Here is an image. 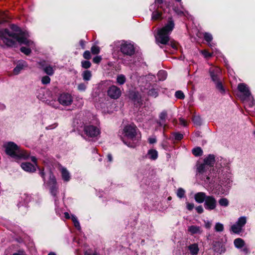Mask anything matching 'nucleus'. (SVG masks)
Returning a JSON list of instances; mask_svg holds the SVG:
<instances>
[{
  "mask_svg": "<svg viewBox=\"0 0 255 255\" xmlns=\"http://www.w3.org/2000/svg\"><path fill=\"white\" fill-rule=\"evenodd\" d=\"M12 31L8 29H0V40L7 46H13L16 41L20 44L27 45L31 47L34 46V42L28 38L29 35L26 31H22L16 25L10 26Z\"/></svg>",
  "mask_w": 255,
  "mask_h": 255,
  "instance_id": "1",
  "label": "nucleus"
},
{
  "mask_svg": "<svg viewBox=\"0 0 255 255\" xmlns=\"http://www.w3.org/2000/svg\"><path fill=\"white\" fill-rule=\"evenodd\" d=\"M216 162L215 156L214 154H209L204 159V163L198 164L197 171L199 173L205 174L206 180L205 181L207 183L215 182L213 180L214 176H212L211 170Z\"/></svg>",
  "mask_w": 255,
  "mask_h": 255,
  "instance_id": "2",
  "label": "nucleus"
},
{
  "mask_svg": "<svg viewBox=\"0 0 255 255\" xmlns=\"http://www.w3.org/2000/svg\"><path fill=\"white\" fill-rule=\"evenodd\" d=\"M175 26L174 22L171 17L168 18L165 25L159 29L155 36L156 41L158 43L163 45L167 44L169 41V35Z\"/></svg>",
  "mask_w": 255,
  "mask_h": 255,
  "instance_id": "3",
  "label": "nucleus"
},
{
  "mask_svg": "<svg viewBox=\"0 0 255 255\" xmlns=\"http://www.w3.org/2000/svg\"><path fill=\"white\" fill-rule=\"evenodd\" d=\"M5 153L15 159H27L29 153L21 149L16 143L12 141L5 142L3 144Z\"/></svg>",
  "mask_w": 255,
  "mask_h": 255,
  "instance_id": "4",
  "label": "nucleus"
},
{
  "mask_svg": "<svg viewBox=\"0 0 255 255\" xmlns=\"http://www.w3.org/2000/svg\"><path fill=\"white\" fill-rule=\"evenodd\" d=\"M46 184L49 188L51 195L54 198L56 212L57 214L60 215V211L58 209L57 205L58 194L59 193L58 186L55 176L51 172L49 173V179L46 183Z\"/></svg>",
  "mask_w": 255,
  "mask_h": 255,
  "instance_id": "5",
  "label": "nucleus"
},
{
  "mask_svg": "<svg viewBox=\"0 0 255 255\" xmlns=\"http://www.w3.org/2000/svg\"><path fill=\"white\" fill-rule=\"evenodd\" d=\"M180 1L181 0H176ZM164 3L162 0H155V3L149 7L150 10L152 11L151 19L157 20L163 19L164 16L162 12H165V9L163 7Z\"/></svg>",
  "mask_w": 255,
  "mask_h": 255,
  "instance_id": "6",
  "label": "nucleus"
},
{
  "mask_svg": "<svg viewBox=\"0 0 255 255\" xmlns=\"http://www.w3.org/2000/svg\"><path fill=\"white\" fill-rule=\"evenodd\" d=\"M216 166L222 168L221 171H219L218 173L219 176H220V178H224L226 182L229 183L231 178V172L229 161L226 159L221 158L220 163L218 160Z\"/></svg>",
  "mask_w": 255,
  "mask_h": 255,
  "instance_id": "7",
  "label": "nucleus"
},
{
  "mask_svg": "<svg viewBox=\"0 0 255 255\" xmlns=\"http://www.w3.org/2000/svg\"><path fill=\"white\" fill-rule=\"evenodd\" d=\"M101 133L100 129L97 126H94L91 124L84 125L82 136L86 139L97 137Z\"/></svg>",
  "mask_w": 255,
  "mask_h": 255,
  "instance_id": "8",
  "label": "nucleus"
},
{
  "mask_svg": "<svg viewBox=\"0 0 255 255\" xmlns=\"http://www.w3.org/2000/svg\"><path fill=\"white\" fill-rule=\"evenodd\" d=\"M220 72V69L218 67H211L210 69V74L212 80L215 83L216 88L223 93H224L225 90L219 78Z\"/></svg>",
  "mask_w": 255,
  "mask_h": 255,
  "instance_id": "9",
  "label": "nucleus"
},
{
  "mask_svg": "<svg viewBox=\"0 0 255 255\" xmlns=\"http://www.w3.org/2000/svg\"><path fill=\"white\" fill-rule=\"evenodd\" d=\"M115 45L120 48L121 52L124 55L131 56L134 53V47L132 44L125 41H118Z\"/></svg>",
  "mask_w": 255,
  "mask_h": 255,
  "instance_id": "10",
  "label": "nucleus"
},
{
  "mask_svg": "<svg viewBox=\"0 0 255 255\" xmlns=\"http://www.w3.org/2000/svg\"><path fill=\"white\" fill-rule=\"evenodd\" d=\"M137 128L134 125H128L125 127L123 129L124 136L128 139L133 141L136 140Z\"/></svg>",
  "mask_w": 255,
  "mask_h": 255,
  "instance_id": "11",
  "label": "nucleus"
},
{
  "mask_svg": "<svg viewBox=\"0 0 255 255\" xmlns=\"http://www.w3.org/2000/svg\"><path fill=\"white\" fill-rule=\"evenodd\" d=\"M246 223L247 218L245 216H242L231 227L230 230L234 233L239 234L243 231V228Z\"/></svg>",
  "mask_w": 255,
  "mask_h": 255,
  "instance_id": "12",
  "label": "nucleus"
},
{
  "mask_svg": "<svg viewBox=\"0 0 255 255\" xmlns=\"http://www.w3.org/2000/svg\"><path fill=\"white\" fill-rule=\"evenodd\" d=\"M30 159L34 164L30 162H23L21 164V167L26 172H34L36 171V168H38L37 164V158L35 156H31Z\"/></svg>",
  "mask_w": 255,
  "mask_h": 255,
  "instance_id": "13",
  "label": "nucleus"
},
{
  "mask_svg": "<svg viewBox=\"0 0 255 255\" xmlns=\"http://www.w3.org/2000/svg\"><path fill=\"white\" fill-rule=\"evenodd\" d=\"M58 101L61 105L64 106H68L72 104L73 97L69 93H63L58 97Z\"/></svg>",
  "mask_w": 255,
  "mask_h": 255,
  "instance_id": "14",
  "label": "nucleus"
},
{
  "mask_svg": "<svg viewBox=\"0 0 255 255\" xmlns=\"http://www.w3.org/2000/svg\"><path fill=\"white\" fill-rule=\"evenodd\" d=\"M217 206V200L213 196H208L204 203V206L206 210L208 211L214 210Z\"/></svg>",
  "mask_w": 255,
  "mask_h": 255,
  "instance_id": "15",
  "label": "nucleus"
},
{
  "mask_svg": "<svg viewBox=\"0 0 255 255\" xmlns=\"http://www.w3.org/2000/svg\"><path fill=\"white\" fill-rule=\"evenodd\" d=\"M108 95L112 99H117L119 98L121 95V91L119 88L113 85L109 87L108 90Z\"/></svg>",
  "mask_w": 255,
  "mask_h": 255,
  "instance_id": "16",
  "label": "nucleus"
},
{
  "mask_svg": "<svg viewBox=\"0 0 255 255\" xmlns=\"http://www.w3.org/2000/svg\"><path fill=\"white\" fill-rule=\"evenodd\" d=\"M199 250L198 243L191 244L187 247V253L185 255H197Z\"/></svg>",
  "mask_w": 255,
  "mask_h": 255,
  "instance_id": "17",
  "label": "nucleus"
},
{
  "mask_svg": "<svg viewBox=\"0 0 255 255\" xmlns=\"http://www.w3.org/2000/svg\"><path fill=\"white\" fill-rule=\"evenodd\" d=\"M238 89L243 94L244 99L249 98L251 97V93L249 87L244 83H240L238 86Z\"/></svg>",
  "mask_w": 255,
  "mask_h": 255,
  "instance_id": "18",
  "label": "nucleus"
},
{
  "mask_svg": "<svg viewBox=\"0 0 255 255\" xmlns=\"http://www.w3.org/2000/svg\"><path fill=\"white\" fill-rule=\"evenodd\" d=\"M202 232V228L200 226L191 225L189 226L187 228V233L190 235H200Z\"/></svg>",
  "mask_w": 255,
  "mask_h": 255,
  "instance_id": "19",
  "label": "nucleus"
},
{
  "mask_svg": "<svg viewBox=\"0 0 255 255\" xmlns=\"http://www.w3.org/2000/svg\"><path fill=\"white\" fill-rule=\"evenodd\" d=\"M213 248L214 252L217 254L224 253L226 251V249L222 244L219 242H215L214 243Z\"/></svg>",
  "mask_w": 255,
  "mask_h": 255,
  "instance_id": "20",
  "label": "nucleus"
},
{
  "mask_svg": "<svg viewBox=\"0 0 255 255\" xmlns=\"http://www.w3.org/2000/svg\"><path fill=\"white\" fill-rule=\"evenodd\" d=\"M207 197H208V196H207L204 192H198L194 195L195 200L198 203L205 202Z\"/></svg>",
  "mask_w": 255,
  "mask_h": 255,
  "instance_id": "21",
  "label": "nucleus"
},
{
  "mask_svg": "<svg viewBox=\"0 0 255 255\" xmlns=\"http://www.w3.org/2000/svg\"><path fill=\"white\" fill-rule=\"evenodd\" d=\"M60 170L61 173L62 179L65 182L69 181L71 178V176L68 170L64 167H61Z\"/></svg>",
  "mask_w": 255,
  "mask_h": 255,
  "instance_id": "22",
  "label": "nucleus"
},
{
  "mask_svg": "<svg viewBox=\"0 0 255 255\" xmlns=\"http://www.w3.org/2000/svg\"><path fill=\"white\" fill-rule=\"evenodd\" d=\"M27 66V63L24 61H19L16 66L13 69V73L15 75L18 74L21 70Z\"/></svg>",
  "mask_w": 255,
  "mask_h": 255,
  "instance_id": "23",
  "label": "nucleus"
},
{
  "mask_svg": "<svg viewBox=\"0 0 255 255\" xmlns=\"http://www.w3.org/2000/svg\"><path fill=\"white\" fill-rule=\"evenodd\" d=\"M167 117V113L165 111H163L159 115V121L157 122V124L160 127L165 128L166 126L165 122Z\"/></svg>",
  "mask_w": 255,
  "mask_h": 255,
  "instance_id": "24",
  "label": "nucleus"
},
{
  "mask_svg": "<svg viewBox=\"0 0 255 255\" xmlns=\"http://www.w3.org/2000/svg\"><path fill=\"white\" fill-rule=\"evenodd\" d=\"M146 157L152 160H156L158 157V152L155 149H150L148 150Z\"/></svg>",
  "mask_w": 255,
  "mask_h": 255,
  "instance_id": "25",
  "label": "nucleus"
},
{
  "mask_svg": "<svg viewBox=\"0 0 255 255\" xmlns=\"http://www.w3.org/2000/svg\"><path fill=\"white\" fill-rule=\"evenodd\" d=\"M234 244L236 248L241 249L245 245L244 241L241 238H237L234 241Z\"/></svg>",
  "mask_w": 255,
  "mask_h": 255,
  "instance_id": "26",
  "label": "nucleus"
},
{
  "mask_svg": "<svg viewBox=\"0 0 255 255\" xmlns=\"http://www.w3.org/2000/svg\"><path fill=\"white\" fill-rule=\"evenodd\" d=\"M173 10L175 13L179 16H184L187 17V16L189 15L188 12L185 10L183 8H182V9H180L177 7H174Z\"/></svg>",
  "mask_w": 255,
  "mask_h": 255,
  "instance_id": "27",
  "label": "nucleus"
},
{
  "mask_svg": "<svg viewBox=\"0 0 255 255\" xmlns=\"http://www.w3.org/2000/svg\"><path fill=\"white\" fill-rule=\"evenodd\" d=\"M28 47H26L22 46L20 48V51L24 53V54L26 55H29L31 52V49H34L35 48V45L34 44V46L33 47H31L27 45H26Z\"/></svg>",
  "mask_w": 255,
  "mask_h": 255,
  "instance_id": "28",
  "label": "nucleus"
},
{
  "mask_svg": "<svg viewBox=\"0 0 255 255\" xmlns=\"http://www.w3.org/2000/svg\"><path fill=\"white\" fill-rule=\"evenodd\" d=\"M82 75L84 81H88L92 77V73L89 70H85L82 73Z\"/></svg>",
  "mask_w": 255,
  "mask_h": 255,
  "instance_id": "29",
  "label": "nucleus"
},
{
  "mask_svg": "<svg viewBox=\"0 0 255 255\" xmlns=\"http://www.w3.org/2000/svg\"><path fill=\"white\" fill-rule=\"evenodd\" d=\"M71 219L74 224L75 227L78 230L80 231L81 229V226L80 223L77 219V218L74 215H71Z\"/></svg>",
  "mask_w": 255,
  "mask_h": 255,
  "instance_id": "30",
  "label": "nucleus"
},
{
  "mask_svg": "<svg viewBox=\"0 0 255 255\" xmlns=\"http://www.w3.org/2000/svg\"><path fill=\"white\" fill-rule=\"evenodd\" d=\"M218 203L221 206L224 207H228L229 205V201L228 199L224 197L220 198L218 201Z\"/></svg>",
  "mask_w": 255,
  "mask_h": 255,
  "instance_id": "31",
  "label": "nucleus"
},
{
  "mask_svg": "<svg viewBox=\"0 0 255 255\" xmlns=\"http://www.w3.org/2000/svg\"><path fill=\"white\" fill-rule=\"evenodd\" d=\"M43 70L45 73L49 76L52 75L54 72L53 68L50 65H48L44 67L43 68Z\"/></svg>",
  "mask_w": 255,
  "mask_h": 255,
  "instance_id": "32",
  "label": "nucleus"
},
{
  "mask_svg": "<svg viewBox=\"0 0 255 255\" xmlns=\"http://www.w3.org/2000/svg\"><path fill=\"white\" fill-rule=\"evenodd\" d=\"M126 81V78L125 75L123 74H120L117 76V82L119 85H123Z\"/></svg>",
  "mask_w": 255,
  "mask_h": 255,
  "instance_id": "33",
  "label": "nucleus"
},
{
  "mask_svg": "<svg viewBox=\"0 0 255 255\" xmlns=\"http://www.w3.org/2000/svg\"><path fill=\"white\" fill-rule=\"evenodd\" d=\"M148 95L150 96L156 98L158 95V89L152 88L148 91Z\"/></svg>",
  "mask_w": 255,
  "mask_h": 255,
  "instance_id": "34",
  "label": "nucleus"
},
{
  "mask_svg": "<svg viewBox=\"0 0 255 255\" xmlns=\"http://www.w3.org/2000/svg\"><path fill=\"white\" fill-rule=\"evenodd\" d=\"M157 77L159 80L163 81L166 78L167 73L165 71H159L157 74Z\"/></svg>",
  "mask_w": 255,
  "mask_h": 255,
  "instance_id": "35",
  "label": "nucleus"
},
{
  "mask_svg": "<svg viewBox=\"0 0 255 255\" xmlns=\"http://www.w3.org/2000/svg\"><path fill=\"white\" fill-rule=\"evenodd\" d=\"M192 153L195 156H199L202 155L203 151L201 147H197L192 149Z\"/></svg>",
  "mask_w": 255,
  "mask_h": 255,
  "instance_id": "36",
  "label": "nucleus"
},
{
  "mask_svg": "<svg viewBox=\"0 0 255 255\" xmlns=\"http://www.w3.org/2000/svg\"><path fill=\"white\" fill-rule=\"evenodd\" d=\"M204 38L208 43L212 42L213 40L212 35L209 32H205L203 33Z\"/></svg>",
  "mask_w": 255,
  "mask_h": 255,
  "instance_id": "37",
  "label": "nucleus"
},
{
  "mask_svg": "<svg viewBox=\"0 0 255 255\" xmlns=\"http://www.w3.org/2000/svg\"><path fill=\"white\" fill-rule=\"evenodd\" d=\"M193 122L197 126H200L202 124L201 118L198 116H195L193 118Z\"/></svg>",
  "mask_w": 255,
  "mask_h": 255,
  "instance_id": "38",
  "label": "nucleus"
},
{
  "mask_svg": "<svg viewBox=\"0 0 255 255\" xmlns=\"http://www.w3.org/2000/svg\"><path fill=\"white\" fill-rule=\"evenodd\" d=\"M132 98L133 100H134L135 102H137V103H140L141 100L140 96L139 95V94L138 93L134 92L132 95Z\"/></svg>",
  "mask_w": 255,
  "mask_h": 255,
  "instance_id": "39",
  "label": "nucleus"
},
{
  "mask_svg": "<svg viewBox=\"0 0 255 255\" xmlns=\"http://www.w3.org/2000/svg\"><path fill=\"white\" fill-rule=\"evenodd\" d=\"M215 230L216 232H222L224 230V226L220 223H217L215 226Z\"/></svg>",
  "mask_w": 255,
  "mask_h": 255,
  "instance_id": "40",
  "label": "nucleus"
},
{
  "mask_svg": "<svg viewBox=\"0 0 255 255\" xmlns=\"http://www.w3.org/2000/svg\"><path fill=\"white\" fill-rule=\"evenodd\" d=\"M175 96L179 99H183L185 98L184 93L181 91H177L175 92Z\"/></svg>",
  "mask_w": 255,
  "mask_h": 255,
  "instance_id": "41",
  "label": "nucleus"
},
{
  "mask_svg": "<svg viewBox=\"0 0 255 255\" xmlns=\"http://www.w3.org/2000/svg\"><path fill=\"white\" fill-rule=\"evenodd\" d=\"M184 195H185V191H184V190L183 189L181 188H179L177 190V196L179 198H182L184 197Z\"/></svg>",
  "mask_w": 255,
  "mask_h": 255,
  "instance_id": "42",
  "label": "nucleus"
},
{
  "mask_svg": "<svg viewBox=\"0 0 255 255\" xmlns=\"http://www.w3.org/2000/svg\"><path fill=\"white\" fill-rule=\"evenodd\" d=\"M83 68L88 69L91 66V63L89 61H82L81 62Z\"/></svg>",
  "mask_w": 255,
  "mask_h": 255,
  "instance_id": "43",
  "label": "nucleus"
},
{
  "mask_svg": "<svg viewBox=\"0 0 255 255\" xmlns=\"http://www.w3.org/2000/svg\"><path fill=\"white\" fill-rule=\"evenodd\" d=\"M50 82V78L48 76H45L42 78L41 82L43 84H49Z\"/></svg>",
  "mask_w": 255,
  "mask_h": 255,
  "instance_id": "44",
  "label": "nucleus"
},
{
  "mask_svg": "<svg viewBox=\"0 0 255 255\" xmlns=\"http://www.w3.org/2000/svg\"><path fill=\"white\" fill-rule=\"evenodd\" d=\"M87 88V85L85 83H80L78 85V90L80 91H85Z\"/></svg>",
  "mask_w": 255,
  "mask_h": 255,
  "instance_id": "45",
  "label": "nucleus"
},
{
  "mask_svg": "<svg viewBox=\"0 0 255 255\" xmlns=\"http://www.w3.org/2000/svg\"><path fill=\"white\" fill-rule=\"evenodd\" d=\"M91 52L93 54H97L100 52V48L97 46H93L91 47Z\"/></svg>",
  "mask_w": 255,
  "mask_h": 255,
  "instance_id": "46",
  "label": "nucleus"
},
{
  "mask_svg": "<svg viewBox=\"0 0 255 255\" xmlns=\"http://www.w3.org/2000/svg\"><path fill=\"white\" fill-rule=\"evenodd\" d=\"M8 17L7 13L4 11H0V20L3 21H6L5 19Z\"/></svg>",
  "mask_w": 255,
  "mask_h": 255,
  "instance_id": "47",
  "label": "nucleus"
},
{
  "mask_svg": "<svg viewBox=\"0 0 255 255\" xmlns=\"http://www.w3.org/2000/svg\"><path fill=\"white\" fill-rule=\"evenodd\" d=\"M201 53L205 58L210 57L212 56V53L209 52L206 50H202Z\"/></svg>",
  "mask_w": 255,
  "mask_h": 255,
  "instance_id": "48",
  "label": "nucleus"
},
{
  "mask_svg": "<svg viewBox=\"0 0 255 255\" xmlns=\"http://www.w3.org/2000/svg\"><path fill=\"white\" fill-rule=\"evenodd\" d=\"M173 135L174 138L177 140H180L181 139H182V138L183 137V134L181 133H180L176 132V133H173Z\"/></svg>",
  "mask_w": 255,
  "mask_h": 255,
  "instance_id": "49",
  "label": "nucleus"
},
{
  "mask_svg": "<svg viewBox=\"0 0 255 255\" xmlns=\"http://www.w3.org/2000/svg\"><path fill=\"white\" fill-rule=\"evenodd\" d=\"M83 57L86 59H90L91 58V53L89 51L87 50L84 52L83 54Z\"/></svg>",
  "mask_w": 255,
  "mask_h": 255,
  "instance_id": "50",
  "label": "nucleus"
},
{
  "mask_svg": "<svg viewBox=\"0 0 255 255\" xmlns=\"http://www.w3.org/2000/svg\"><path fill=\"white\" fill-rule=\"evenodd\" d=\"M241 249V252H242L243 254H244L245 255H247L250 253L249 249L248 248V247L246 246L245 245Z\"/></svg>",
  "mask_w": 255,
  "mask_h": 255,
  "instance_id": "51",
  "label": "nucleus"
},
{
  "mask_svg": "<svg viewBox=\"0 0 255 255\" xmlns=\"http://www.w3.org/2000/svg\"><path fill=\"white\" fill-rule=\"evenodd\" d=\"M101 60L102 57L100 56H97L93 58V61L95 63L98 64L101 62Z\"/></svg>",
  "mask_w": 255,
  "mask_h": 255,
  "instance_id": "52",
  "label": "nucleus"
},
{
  "mask_svg": "<svg viewBox=\"0 0 255 255\" xmlns=\"http://www.w3.org/2000/svg\"><path fill=\"white\" fill-rule=\"evenodd\" d=\"M85 255H99L96 252H93L91 250H88L86 251Z\"/></svg>",
  "mask_w": 255,
  "mask_h": 255,
  "instance_id": "53",
  "label": "nucleus"
},
{
  "mask_svg": "<svg viewBox=\"0 0 255 255\" xmlns=\"http://www.w3.org/2000/svg\"><path fill=\"white\" fill-rule=\"evenodd\" d=\"M196 210L199 214H201L204 212L203 208L201 205L197 206L196 208Z\"/></svg>",
  "mask_w": 255,
  "mask_h": 255,
  "instance_id": "54",
  "label": "nucleus"
},
{
  "mask_svg": "<svg viewBox=\"0 0 255 255\" xmlns=\"http://www.w3.org/2000/svg\"><path fill=\"white\" fill-rule=\"evenodd\" d=\"M186 207L188 210L191 211L194 208V205L193 203H187Z\"/></svg>",
  "mask_w": 255,
  "mask_h": 255,
  "instance_id": "55",
  "label": "nucleus"
},
{
  "mask_svg": "<svg viewBox=\"0 0 255 255\" xmlns=\"http://www.w3.org/2000/svg\"><path fill=\"white\" fill-rule=\"evenodd\" d=\"M179 123L180 125H182L184 127H186L187 126L186 121L183 118H181L179 119Z\"/></svg>",
  "mask_w": 255,
  "mask_h": 255,
  "instance_id": "56",
  "label": "nucleus"
},
{
  "mask_svg": "<svg viewBox=\"0 0 255 255\" xmlns=\"http://www.w3.org/2000/svg\"><path fill=\"white\" fill-rule=\"evenodd\" d=\"M170 45L174 49L176 50L177 49L178 44L176 42L174 41H171Z\"/></svg>",
  "mask_w": 255,
  "mask_h": 255,
  "instance_id": "57",
  "label": "nucleus"
},
{
  "mask_svg": "<svg viewBox=\"0 0 255 255\" xmlns=\"http://www.w3.org/2000/svg\"><path fill=\"white\" fill-rule=\"evenodd\" d=\"M148 141L150 144H153L156 142V139L155 137H149Z\"/></svg>",
  "mask_w": 255,
  "mask_h": 255,
  "instance_id": "58",
  "label": "nucleus"
},
{
  "mask_svg": "<svg viewBox=\"0 0 255 255\" xmlns=\"http://www.w3.org/2000/svg\"><path fill=\"white\" fill-rule=\"evenodd\" d=\"M211 225H212V223L210 221H207L205 222V226L207 229L210 228L211 227Z\"/></svg>",
  "mask_w": 255,
  "mask_h": 255,
  "instance_id": "59",
  "label": "nucleus"
},
{
  "mask_svg": "<svg viewBox=\"0 0 255 255\" xmlns=\"http://www.w3.org/2000/svg\"><path fill=\"white\" fill-rule=\"evenodd\" d=\"M39 174L41 176V177L43 178V181L45 182V173L44 172L43 170H40L39 171Z\"/></svg>",
  "mask_w": 255,
  "mask_h": 255,
  "instance_id": "60",
  "label": "nucleus"
},
{
  "mask_svg": "<svg viewBox=\"0 0 255 255\" xmlns=\"http://www.w3.org/2000/svg\"><path fill=\"white\" fill-rule=\"evenodd\" d=\"M107 159L108 161L110 162H112L113 161V157L112 155L111 154H108L107 155Z\"/></svg>",
  "mask_w": 255,
  "mask_h": 255,
  "instance_id": "61",
  "label": "nucleus"
},
{
  "mask_svg": "<svg viewBox=\"0 0 255 255\" xmlns=\"http://www.w3.org/2000/svg\"><path fill=\"white\" fill-rule=\"evenodd\" d=\"M124 143L126 144H127L128 146L130 147H134L135 146L134 143H128L127 142H126L125 141H124Z\"/></svg>",
  "mask_w": 255,
  "mask_h": 255,
  "instance_id": "62",
  "label": "nucleus"
},
{
  "mask_svg": "<svg viewBox=\"0 0 255 255\" xmlns=\"http://www.w3.org/2000/svg\"><path fill=\"white\" fill-rule=\"evenodd\" d=\"M12 255H25L23 251H19L17 253L13 254Z\"/></svg>",
  "mask_w": 255,
  "mask_h": 255,
  "instance_id": "63",
  "label": "nucleus"
},
{
  "mask_svg": "<svg viewBox=\"0 0 255 255\" xmlns=\"http://www.w3.org/2000/svg\"><path fill=\"white\" fill-rule=\"evenodd\" d=\"M80 44L83 49L85 48V41L83 40H80Z\"/></svg>",
  "mask_w": 255,
  "mask_h": 255,
  "instance_id": "64",
  "label": "nucleus"
}]
</instances>
